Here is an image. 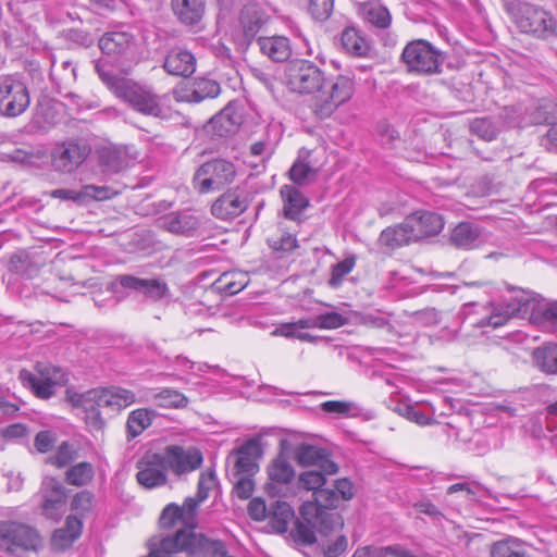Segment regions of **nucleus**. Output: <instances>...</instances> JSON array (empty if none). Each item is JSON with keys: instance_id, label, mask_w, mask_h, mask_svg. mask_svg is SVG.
I'll return each instance as SVG.
<instances>
[{"instance_id": "f257e3e1", "label": "nucleus", "mask_w": 557, "mask_h": 557, "mask_svg": "<svg viewBox=\"0 0 557 557\" xmlns=\"http://www.w3.org/2000/svg\"><path fill=\"white\" fill-rule=\"evenodd\" d=\"M323 470H307L298 478L299 488L312 491V499L304 502L299 508V518L292 531L296 543L312 545L318 535L326 537L343 528V519L333 509L338 507V497L332 488H322L326 482Z\"/></svg>"}, {"instance_id": "f03ea898", "label": "nucleus", "mask_w": 557, "mask_h": 557, "mask_svg": "<svg viewBox=\"0 0 557 557\" xmlns=\"http://www.w3.org/2000/svg\"><path fill=\"white\" fill-rule=\"evenodd\" d=\"M285 84L297 94H315L311 108L320 119L330 117L354 95V82L346 75L327 79L324 72L308 60H296L285 69Z\"/></svg>"}, {"instance_id": "7ed1b4c3", "label": "nucleus", "mask_w": 557, "mask_h": 557, "mask_svg": "<svg viewBox=\"0 0 557 557\" xmlns=\"http://www.w3.org/2000/svg\"><path fill=\"white\" fill-rule=\"evenodd\" d=\"M539 295L529 290H517V294L507 302L490 304L486 314L479 319L474 325L478 327L491 326L493 329L505 325L511 318L531 319Z\"/></svg>"}, {"instance_id": "20e7f679", "label": "nucleus", "mask_w": 557, "mask_h": 557, "mask_svg": "<svg viewBox=\"0 0 557 557\" xmlns=\"http://www.w3.org/2000/svg\"><path fill=\"white\" fill-rule=\"evenodd\" d=\"M180 552H185L190 556L210 555L212 557H225L227 554L226 546L222 541L184 529H180L172 536L162 539L163 554Z\"/></svg>"}, {"instance_id": "39448f33", "label": "nucleus", "mask_w": 557, "mask_h": 557, "mask_svg": "<svg viewBox=\"0 0 557 557\" xmlns=\"http://www.w3.org/2000/svg\"><path fill=\"white\" fill-rule=\"evenodd\" d=\"M400 62L407 73L413 75H434L442 72L443 53L424 39L408 42L400 55Z\"/></svg>"}, {"instance_id": "423d86ee", "label": "nucleus", "mask_w": 557, "mask_h": 557, "mask_svg": "<svg viewBox=\"0 0 557 557\" xmlns=\"http://www.w3.org/2000/svg\"><path fill=\"white\" fill-rule=\"evenodd\" d=\"M18 379L23 386L28 387L33 393L42 399H48L55 394L58 387L66 385L67 374L57 366L45 362H37L35 373L22 369Z\"/></svg>"}, {"instance_id": "0eeeda50", "label": "nucleus", "mask_w": 557, "mask_h": 557, "mask_svg": "<svg viewBox=\"0 0 557 557\" xmlns=\"http://www.w3.org/2000/svg\"><path fill=\"white\" fill-rule=\"evenodd\" d=\"M42 545V537L34 528L15 521L0 522V550L20 556L23 552H38Z\"/></svg>"}, {"instance_id": "6e6552de", "label": "nucleus", "mask_w": 557, "mask_h": 557, "mask_svg": "<svg viewBox=\"0 0 557 557\" xmlns=\"http://www.w3.org/2000/svg\"><path fill=\"white\" fill-rule=\"evenodd\" d=\"M512 14L516 25L523 33L543 39L557 35V21L541 7L518 2Z\"/></svg>"}, {"instance_id": "1a4fd4ad", "label": "nucleus", "mask_w": 557, "mask_h": 557, "mask_svg": "<svg viewBox=\"0 0 557 557\" xmlns=\"http://www.w3.org/2000/svg\"><path fill=\"white\" fill-rule=\"evenodd\" d=\"M235 176L236 170L232 162L225 159H213L197 169L193 184L200 194H207L230 185Z\"/></svg>"}, {"instance_id": "9d476101", "label": "nucleus", "mask_w": 557, "mask_h": 557, "mask_svg": "<svg viewBox=\"0 0 557 557\" xmlns=\"http://www.w3.org/2000/svg\"><path fill=\"white\" fill-rule=\"evenodd\" d=\"M117 98L128 103L137 112L153 117H164L166 112L162 104V97L153 94L149 88L129 81L117 87Z\"/></svg>"}, {"instance_id": "9b49d317", "label": "nucleus", "mask_w": 557, "mask_h": 557, "mask_svg": "<svg viewBox=\"0 0 557 557\" xmlns=\"http://www.w3.org/2000/svg\"><path fill=\"white\" fill-rule=\"evenodd\" d=\"M26 85L15 75L0 76V113L8 117L21 115L29 107Z\"/></svg>"}, {"instance_id": "f8f14e48", "label": "nucleus", "mask_w": 557, "mask_h": 557, "mask_svg": "<svg viewBox=\"0 0 557 557\" xmlns=\"http://www.w3.org/2000/svg\"><path fill=\"white\" fill-rule=\"evenodd\" d=\"M91 149L87 143L78 139H69L59 143L51 151V165L57 172L72 173L89 156Z\"/></svg>"}, {"instance_id": "ddd939ff", "label": "nucleus", "mask_w": 557, "mask_h": 557, "mask_svg": "<svg viewBox=\"0 0 557 557\" xmlns=\"http://www.w3.org/2000/svg\"><path fill=\"white\" fill-rule=\"evenodd\" d=\"M136 480L145 488L163 486L168 482L166 466L160 451H147L136 463Z\"/></svg>"}, {"instance_id": "4468645a", "label": "nucleus", "mask_w": 557, "mask_h": 557, "mask_svg": "<svg viewBox=\"0 0 557 557\" xmlns=\"http://www.w3.org/2000/svg\"><path fill=\"white\" fill-rule=\"evenodd\" d=\"M160 454L168 470L176 475L197 470L203 460L201 451L195 447L184 448L177 445H169Z\"/></svg>"}, {"instance_id": "2eb2a0df", "label": "nucleus", "mask_w": 557, "mask_h": 557, "mask_svg": "<svg viewBox=\"0 0 557 557\" xmlns=\"http://www.w3.org/2000/svg\"><path fill=\"white\" fill-rule=\"evenodd\" d=\"M42 515L52 520H59L66 508V490L55 478H46L42 482Z\"/></svg>"}, {"instance_id": "dca6fc26", "label": "nucleus", "mask_w": 557, "mask_h": 557, "mask_svg": "<svg viewBox=\"0 0 557 557\" xmlns=\"http://www.w3.org/2000/svg\"><path fill=\"white\" fill-rule=\"evenodd\" d=\"M262 456L260 441L250 438L237 449H234L227 460H233V475L248 474L253 475L258 469V460Z\"/></svg>"}, {"instance_id": "f3484780", "label": "nucleus", "mask_w": 557, "mask_h": 557, "mask_svg": "<svg viewBox=\"0 0 557 557\" xmlns=\"http://www.w3.org/2000/svg\"><path fill=\"white\" fill-rule=\"evenodd\" d=\"M248 208V198L239 188L228 189L212 205V214L220 220H232Z\"/></svg>"}, {"instance_id": "a211bd4d", "label": "nucleus", "mask_w": 557, "mask_h": 557, "mask_svg": "<svg viewBox=\"0 0 557 557\" xmlns=\"http://www.w3.org/2000/svg\"><path fill=\"white\" fill-rule=\"evenodd\" d=\"M243 121L244 117L239 106L230 102L210 120V125L216 136L227 137L238 132Z\"/></svg>"}, {"instance_id": "6ab92c4d", "label": "nucleus", "mask_w": 557, "mask_h": 557, "mask_svg": "<svg viewBox=\"0 0 557 557\" xmlns=\"http://www.w3.org/2000/svg\"><path fill=\"white\" fill-rule=\"evenodd\" d=\"M407 225L417 240L437 235L444 227L443 218L431 211H417L407 216Z\"/></svg>"}, {"instance_id": "aec40b11", "label": "nucleus", "mask_w": 557, "mask_h": 557, "mask_svg": "<svg viewBox=\"0 0 557 557\" xmlns=\"http://www.w3.org/2000/svg\"><path fill=\"white\" fill-rule=\"evenodd\" d=\"M159 221L164 230L184 236H191L201 223L199 216L189 210L171 212Z\"/></svg>"}, {"instance_id": "412c9836", "label": "nucleus", "mask_w": 557, "mask_h": 557, "mask_svg": "<svg viewBox=\"0 0 557 557\" xmlns=\"http://www.w3.org/2000/svg\"><path fill=\"white\" fill-rule=\"evenodd\" d=\"M270 15L258 3H247L240 11L239 23L249 41L269 23Z\"/></svg>"}, {"instance_id": "4be33fe9", "label": "nucleus", "mask_w": 557, "mask_h": 557, "mask_svg": "<svg viewBox=\"0 0 557 557\" xmlns=\"http://www.w3.org/2000/svg\"><path fill=\"white\" fill-rule=\"evenodd\" d=\"M295 458L299 465L318 466L327 474H335L338 471L337 465L327 458L325 449L313 445L301 444L298 446Z\"/></svg>"}, {"instance_id": "5701e85b", "label": "nucleus", "mask_w": 557, "mask_h": 557, "mask_svg": "<svg viewBox=\"0 0 557 557\" xmlns=\"http://www.w3.org/2000/svg\"><path fill=\"white\" fill-rule=\"evenodd\" d=\"M268 476L267 491L270 495L275 496L280 493L282 485L292 482L295 476V470L290 462L280 455L268 466Z\"/></svg>"}, {"instance_id": "b1692460", "label": "nucleus", "mask_w": 557, "mask_h": 557, "mask_svg": "<svg viewBox=\"0 0 557 557\" xmlns=\"http://www.w3.org/2000/svg\"><path fill=\"white\" fill-rule=\"evenodd\" d=\"M260 51L274 62H285L292 55L290 41L285 36H268L257 39Z\"/></svg>"}, {"instance_id": "393cba45", "label": "nucleus", "mask_w": 557, "mask_h": 557, "mask_svg": "<svg viewBox=\"0 0 557 557\" xmlns=\"http://www.w3.org/2000/svg\"><path fill=\"white\" fill-rule=\"evenodd\" d=\"M163 67L171 75L188 77L195 72L196 59L186 50L173 49L168 53Z\"/></svg>"}, {"instance_id": "a878e982", "label": "nucleus", "mask_w": 557, "mask_h": 557, "mask_svg": "<svg viewBox=\"0 0 557 557\" xmlns=\"http://www.w3.org/2000/svg\"><path fill=\"white\" fill-rule=\"evenodd\" d=\"M133 45V36L125 32L107 33L99 39L101 51L112 58L126 55Z\"/></svg>"}, {"instance_id": "bb28decb", "label": "nucleus", "mask_w": 557, "mask_h": 557, "mask_svg": "<svg viewBox=\"0 0 557 557\" xmlns=\"http://www.w3.org/2000/svg\"><path fill=\"white\" fill-rule=\"evenodd\" d=\"M284 200L283 212L285 218L299 221L304 210L309 206V200L295 186L285 185L281 188Z\"/></svg>"}, {"instance_id": "cd10ccee", "label": "nucleus", "mask_w": 557, "mask_h": 557, "mask_svg": "<svg viewBox=\"0 0 557 557\" xmlns=\"http://www.w3.org/2000/svg\"><path fill=\"white\" fill-rule=\"evenodd\" d=\"M205 2L206 0H172V8L183 24L193 26L201 21Z\"/></svg>"}, {"instance_id": "c85d7f7f", "label": "nucleus", "mask_w": 557, "mask_h": 557, "mask_svg": "<svg viewBox=\"0 0 557 557\" xmlns=\"http://www.w3.org/2000/svg\"><path fill=\"white\" fill-rule=\"evenodd\" d=\"M490 555L491 557H532L529 545L513 536L493 543Z\"/></svg>"}, {"instance_id": "c756f323", "label": "nucleus", "mask_w": 557, "mask_h": 557, "mask_svg": "<svg viewBox=\"0 0 557 557\" xmlns=\"http://www.w3.org/2000/svg\"><path fill=\"white\" fill-rule=\"evenodd\" d=\"M481 239V228L469 222H461L454 227L450 242L457 248L473 249Z\"/></svg>"}, {"instance_id": "7c9ffc66", "label": "nucleus", "mask_w": 557, "mask_h": 557, "mask_svg": "<svg viewBox=\"0 0 557 557\" xmlns=\"http://www.w3.org/2000/svg\"><path fill=\"white\" fill-rule=\"evenodd\" d=\"M294 518V509L286 502L274 500L270 504L268 516L269 524L276 533H285Z\"/></svg>"}, {"instance_id": "2f4dec72", "label": "nucleus", "mask_w": 557, "mask_h": 557, "mask_svg": "<svg viewBox=\"0 0 557 557\" xmlns=\"http://www.w3.org/2000/svg\"><path fill=\"white\" fill-rule=\"evenodd\" d=\"M71 401L75 407H81L83 409H110L109 387L92 388L87 391L86 393L76 394L71 397Z\"/></svg>"}, {"instance_id": "473e14b6", "label": "nucleus", "mask_w": 557, "mask_h": 557, "mask_svg": "<svg viewBox=\"0 0 557 557\" xmlns=\"http://www.w3.org/2000/svg\"><path fill=\"white\" fill-rule=\"evenodd\" d=\"M413 240L417 239L411 227L407 225V218L403 223L382 231L379 237L380 244L389 248L400 247Z\"/></svg>"}, {"instance_id": "72a5a7b5", "label": "nucleus", "mask_w": 557, "mask_h": 557, "mask_svg": "<svg viewBox=\"0 0 557 557\" xmlns=\"http://www.w3.org/2000/svg\"><path fill=\"white\" fill-rule=\"evenodd\" d=\"M530 322L550 331L557 330V302H548L539 297Z\"/></svg>"}, {"instance_id": "f704fd0d", "label": "nucleus", "mask_w": 557, "mask_h": 557, "mask_svg": "<svg viewBox=\"0 0 557 557\" xmlns=\"http://www.w3.org/2000/svg\"><path fill=\"white\" fill-rule=\"evenodd\" d=\"M156 411L148 408H138L129 412L126 421L127 438L133 440L139 436L146 429H148Z\"/></svg>"}, {"instance_id": "c9c22d12", "label": "nucleus", "mask_w": 557, "mask_h": 557, "mask_svg": "<svg viewBox=\"0 0 557 557\" xmlns=\"http://www.w3.org/2000/svg\"><path fill=\"white\" fill-rule=\"evenodd\" d=\"M342 47L351 55L364 57L370 50L368 40L355 27H345L341 34Z\"/></svg>"}, {"instance_id": "e433bc0d", "label": "nucleus", "mask_w": 557, "mask_h": 557, "mask_svg": "<svg viewBox=\"0 0 557 557\" xmlns=\"http://www.w3.org/2000/svg\"><path fill=\"white\" fill-rule=\"evenodd\" d=\"M532 357L541 371L557 374V344H546L534 349Z\"/></svg>"}, {"instance_id": "4c0bfd02", "label": "nucleus", "mask_w": 557, "mask_h": 557, "mask_svg": "<svg viewBox=\"0 0 557 557\" xmlns=\"http://www.w3.org/2000/svg\"><path fill=\"white\" fill-rule=\"evenodd\" d=\"M360 14L369 24L377 28H386L391 24L388 10L376 2H368L361 5Z\"/></svg>"}, {"instance_id": "58836bf2", "label": "nucleus", "mask_w": 557, "mask_h": 557, "mask_svg": "<svg viewBox=\"0 0 557 557\" xmlns=\"http://www.w3.org/2000/svg\"><path fill=\"white\" fill-rule=\"evenodd\" d=\"M95 476V469L90 462L82 461L70 467L64 474L65 482L74 486L88 485Z\"/></svg>"}, {"instance_id": "ea45409f", "label": "nucleus", "mask_w": 557, "mask_h": 557, "mask_svg": "<svg viewBox=\"0 0 557 557\" xmlns=\"http://www.w3.org/2000/svg\"><path fill=\"white\" fill-rule=\"evenodd\" d=\"M532 124L552 125L557 122V104L549 100L539 102L530 112Z\"/></svg>"}, {"instance_id": "a19ab883", "label": "nucleus", "mask_w": 557, "mask_h": 557, "mask_svg": "<svg viewBox=\"0 0 557 557\" xmlns=\"http://www.w3.org/2000/svg\"><path fill=\"white\" fill-rule=\"evenodd\" d=\"M221 91L218 82L208 78H198L194 83V88L188 95V100L200 102L207 98H215Z\"/></svg>"}, {"instance_id": "79ce46f5", "label": "nucleus", "mask_w": 557, "mask_h": 557, "mask_svg": "<svg viewBox=\"0 0 557 557\" xmlns=\"http://www.w3.org/2000/svg\"><path fill=\"white\" fill-rule=\"evenodd\" d=\"M152 401L163 408H184L188 404V399L185 395L172 388H163L154 393Z\"/></svg>"}, {"instance_id": "37998d69", "label": "nucleus", "mask_w": 557, "mask_h": 557, "mask_svg": "<svg viewBox=\"0 0 557 557\" xmlns=\"http://www.w3.org/2000/svg\"><path fill=\"white\" fill-rule=\"evenodd\" d=\"M110 410L120 412L136 403V395L133 391L120 386L109 387Z\"/></svg>"}, {"instance_id": "c03bdc74", "label": "nucleus", "mask_w": 557, "mask_h": 557, "mask_svg": "<svg viewBox=\"0 0 557 557\" xmlns=\"http://www.w3.org/2000/svg\"><path fill=\"white\" fill-rule=\"evenodd\" d=\"M77 457L78 451L76 447L69 442H62L55 453L48 457L47 462L60 469L70 465Z\"/></svg>"}, {"instance_id": "a18cd8bd", "label": "nucleus", "mask_w": 557, "mask_h": 557, "mask_svg": "<svg viewBox=\"0 0 557 557\" xmlns=\"http://www.w3.org/2000/svg\"><path fill=\"white\" fill-rule=\"evenodd\" d=\"M95 70L98 73L100 79L114 92L117 97V87H120L123 83H127L128 79L117 77L110 69H108V64L104 60H99Z\"/></svg>"}, {"instance_id": "49530a36", "label": "nucleus", "mask_w": 557, "mask_h": 557, "mask_svg": "<svg viewBox=\"0 0 557 557\" xmlns=\"http://www.w3.org/2000/svg\"><path fill=\"white\" fill-rule=\"evenodd\" d=\"M470 129L473 134L487 141L493 140L498 133V128L488 117L473 120L470 124Z\"/></svg>"}, {"instance_id": "de8ad7c7", "label": "nucleus", "mask_w": 557, "mask_h": 557, "mask_svg": "<svg viewBox=\"0 0 557 557\" xmlns=\"http://www.w3.org/2000/svg\"><path fill=\"white\" fill-rule=\"evenodd\" d=\"M356 264V258L354 256L344 259L343 261L334 264L331 269V277L329 285L333 288L338 287L344 277L351 272Z\"/></svg>"}, {"instance_id": "09e8293b", "label": "nucleus", "mask_w": 557, "mask_h": 557, "mask_svg": "<svg viewBox=\"0 0 557 557\" xmlns=\"http://www.w3.org/2000/svg\"><path fill=\"white\" fill-rule=\"evenodd\" d=\"M178 522L184 524V509L175 504L168 505L160 517V524L163 529H172Z\"/></svg>"}, {"instance_id": "8fccbe9b", "label": "nucleus", "mask_w": 557, "mask_h": 557, "mask_svg": "<svg viewBox=\"0 0 557 557\" xmlns=\"http://www.w3.org/2000/svg\"><path fill=\"white\" fill-rule=\"evenodd\" d=\"M168 290V286L164 282L156 278H144L140 294H144L146 297L157 301L162 299L166 295Z\"/></svg>"}, {"instance_id": "3c124183", "label": "nucleus", "mask_w": 557, "mask_h": 557, "mask_svg": "<svg viewBox=\"0 0 557 557\" xmlns=\"http://www.w3.org/2000/svg\"><path fill=\"white\" fill-rule=\"evenodd\" d=\"M334 0H310L309 12L314 20L325 21L333 12Z\"/></svg>"}, {"instance_id": "603ef678", "label": "nucleus", "mask_w": 557, "mask_h": 557, "mask_svg": "<svg viewBox=\"0 0 557 557\" xmlns=\"http://www.w3.org/2000/svg\"><path fill=\"white\" fill-rule=\"evenodd\" d=\"M94 495L88 491H82L77 493L72 503L71 509L79 516H84L92 507Z\"/></svg>"}, {"instance_id": "864d4df0", "label": "nucleus", "mask_w": 557, "mask_h": 557, "mask_svg": "<svg viewBox=\"0 0 557 557\" xmlns=\"http://www.w3.org/2000/svg\"><path fill=\"white\" fill-rule=\"evenodd\" d=\"M234 476V491L240 499H248L253 493L252 475L242 474Z\"/></svg>"}, {"instance_id": "5fc2aeb1", "label": "nucleus", "mask_w": 557, "mask_h": 557, "mask_svg": "<svg viewBox=\"0 0 557 557\" xmlns=\"http://www.w3.org/2000/svg\"><path fill=\"white\" fill-rule=\"evenodd\" d=\"M83 201L86 199L94 200H106L110 199L114 193L110 187L107 186H95V185H86L82 188Z\"/></svg>"}, {"instance_id": "6e6d98bb", "label": "nucleus", "mask_w": 557, "mask_h": 557, "mask_svg": "<svg viewBox=\"0 0 557 557\" xmlns=\"http://www.w3.org/2000/svg\"><path fill=\"white\" fill-rule=\"evenodd\" d=\"M319 329H337L347 323V318L337 312H326L317 315Z\"/></svg>"}, {"instance_id": "4d7b16f0", "label": "nucleus", "mask_w": 557, "mask_h": 557, "mask_svg": "<svg viewBox=\"0 0 557 557\" xmlns=\"http://www.w3.org/2000/svg\"><path fill=\"white\" fill-rule=\"evenodd\" d=\"M268 243L274 251L289 252L297 247V239L292 234H283L278 238H270Z\"/></svg>"}, {"instance_id": "13d9d810", "label": "nucleus", "mask_w": 557, "mask_h": 557, "mask_svg": "<svg viewBox=\"0 0 557 557\" xmlns=\"http://www.w3.org/2000/svg\"><path fill=\"white\" fill-rule=\"evenodd\" d=\"M312 173L313 170L310 165L302 161H297L289 170V177L297 184H305Z\"/></svg>"}, {"instance_id": "bf43d9fd", "label": "nucleus", "mask_w": 557, "mask_h": 557, "mask_svg": "<svg viewBox=\"0 0 557 557\" xmlns=\"http://www.w3.org/2000/svg\"><path fill=\"white\" fill-rule=\"evenodd\" d=\"M201 500L188 497L180 508L184 509V525L188 527L187 530L194 531L195 529V515Z\"/></svg>"}, {"instance_id": "052dcab7", "label": "nucleus", "mask_w": 557, "mask_h": 557, "mask_svg": "<svg viewBox=\"0 0 557 557\" xmlns=\"http://www.w3.org/2000/svg\"><path fill=\"white\" fill-rule=\"evenodd\" d=\"M248 515L255 521H262L269 516V507L261 498H253L248 504Z\"/></svg>"}, {"instance_id": "680f3d73", "label": "nucleus", "mask_w": 557, "mask_h": 557, "mask_svg": "<svg viewBox=\"0 0 557 557\" xmlns=\"http://www.w3.org/2000/svg\"><path fill=\"white\" fill-rule=\"evenodd\" d=\"M412 317L417 323L422 325H435L440 322V313L434 308H426L412 313Z\"/></svg>"}, {"instance_id": "e2e57ef3", "label": "nucleus", "mask_w": 557, "mask_h": 557, "mask_svg": "<svg viewBox=\"0 0 557 557\" xmlns=\"http://www.w3.org/2000/svg\"><path fill=\"white\" fill-rule=\"evenodd\" d=\"M333 491L336 493L338 502L341 499L350 500L355 495L352 483L345 478L335 481Z\"/></svg>"}, {"instance_id": "0e129e2a", "label": "nucleus", "mask_w": 557, "mask_h": 557, "mask_svg": "<svg viewBox=\"0 0 557 557\" xmlns=\"http://www.w3.org/2000/svg\"><path fill=\"white\" fill-rule=\"evenodd\" d=\"M55 442V436L50 431H40L35 437V447L39 453L49 451Z\"/></svg>"}, {"instance_id": "69168bd1", "label": "nucleus", "mask_w": 557, "mask_h": 557, "mask_svg": "<svg viewBox=\"0 0 557 557\" xmlns=\"http://www.w3.org/2000/svg\"><path fill=\"white\" fill-rule=\"evenodd\" d=\"M69 532V540L75 541L79 537L83 529V521L76 515L67 516L65 525L63 527Z\"/></svg>"}, {"instance_id": "338daca9", "label": "nucleus", "mask_w": 557, "mask_h": 557, "mask_svg": "<svg viewBox=\"0 0 557 557\" xmlns=\"http://www.w3.org/2000/svg\"><path fill=\"white\" fill-rule=\"evenodd\" d=\"M407 420L417 423L418 425L424 426L431 424L434 420L419 411L414 406H410L405 409V417Z\"/></svg>"}, {"instance_id": "774afa93", "label": "nucleus", "mask_w": 557, "mask_h": 557, "mask_svg": "<svg viewBox=\"0 0 557 557\" xmlns=\"http://www.w3.org/2000/svg\"><path fill=\"white\" fill-rule=\"evenodd\" d=\"M361 323L374 329H384L386 326H389L388 320L379 312L362 314Z\"/></svg>"}]
</instances>
